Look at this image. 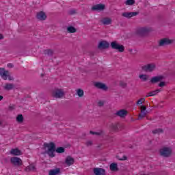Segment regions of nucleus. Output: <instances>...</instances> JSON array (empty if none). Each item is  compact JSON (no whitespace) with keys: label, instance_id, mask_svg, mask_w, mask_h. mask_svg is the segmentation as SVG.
<instances>
[{"label":"nucleus","instance_id":"1","mask_svg":"<svg viewBox=\"0 0 175 175\" xmlns=\"http://www.w3.org/2000/svg\"><path fill=\"white\" fill-rule=\"evenodd\" d=\"M44 147L48 148V151H46V153L48 154L49 157H51V158H54V157H55V154H54L55 151L58 154H62V152H65V148L62 147H59L55 150V144L54 142L44 144Z\"/></svg>","mask_w":175,"mask_h":175},{"label":"nucleus","instance_id":"2","mask_svg":"<svg viewBox=\"0 0 175 175\" xmlns=\"http://www.w3.org/2000/svg\"><path fill=\"white\" fill-rule=\"evenodd\" d=\"M159 154L161 157H163V158H169V157H172V154H173V149L170 147L164 146L159 150Z\"/></svg>","mask_w":175,"mask_h":175},{"label":"nucleus","instance_id":"3","mask_svg":"<svg viewBox=\"0 0 175 175\" xmlns=\"http://www.w3.org/2000/svg\"><path fill=\"white\" fill-rule=\"evenodd\" d=\"M0 76L3 80H14L13 77L10 76V72L8 70H6L4 68H0Z\"/></svg>","mask_w":175,"mask_h":175},{"label":"nucleus","instance_id":"4","mask_svg":"<svg viewBox=\"0 0 175 175\" xmlns=\"http://www.w3.org/2000/svg\"><path fill=\"white\" fill-rule=\"evenodd\" d=\"M152 29L151 27H140L137 30V34L141 36H144V35L151 32Z\"/></svg>","mask_w":175,"mask_h":175},{"label":"nucleus","instance_id":"5","mask_svg":"<svg viewBox=\"0 0 175 175\" xmlns=\"http://www.w3.org/2000/svg\"><path fill=\"white\" fill-rule=\"evenodd\" d=\"M52 95L54 98H64L65 92L62 89H56L53 92Z\"/></svg>","mask_w":175,"mask_h":175},{"label":"nucleus","instance_id":"6","mask_svg":"<svg viewBox=\"0 0 175 175\" xmlns=\"http://www.w3.org/2000/svg\"><path fill=\"white\" fill-rule=\"evenodd\" d=\"M142 70H144V72H154V70H155V64H150L142 66Z\"/></svg>","mask_w":175,"mask_h":175},{"label":"nucleus","instance_id":"7","mask_svg":"<svg viewBox=\"0 0 175 175\" xmlns=\"http://www.w3.org/2000/svg\"><path fill=\"white\" fill-rule=\"evenodd\" d=\"M174 43L175 39H170L169 38H164L159 42V44H174Z\"/></svg>","mask_w":175,"mask_h":175},{"label":"nucleus","instance_id":"8","mask_svg":"<svg viewBox=\"0 0 175 175\" xmlns=\"http://www.w3.org/2000/svg\"><path fill=\"white\" fill-rule=\"evenodd\" d=\"M36 18L37 20H39L40 21H44L46 18H47V15L46 13L43 11H40L37 13L36 14Z\"/></svg>","mask_w":175,"mask_h":175},{"label":"nucleus","instance_id":"9","mask_svg":"<svg viewBox=\"0 0 175 175\" xmlns=\"http://www.w3.org/2000/svg\"><path fill=\"white\" fill-rule=\"evenodd\" d=\"M111 49L117 50L119 53H124L125 51V46L121 44H111Z\"/></svg>","mask_w":175,"mask_h":175},{"label":"nucleus","instance_id":"10","mask_svg":"<svg viewBox=\"0 0 175 175\" xmlns=\"http://www.w3.org/2000/svg\"><path fill=\"white\" fill-rule=\"evenodd\" d=\"M94 87H96V88H98V90H103V91H107L108 88L106 84L101 82H95Z\"/></svg>","mask_w":175,"mask_h":175},{"label":"nucleus","instance_id":"11","mask_svg":"<svg viewBox=\"0 0 175 175\" xmlns=\"http://www.w3.org/2000/svg\"><path fill=\"white\" fill-rule=\"evenodd\" d=\"M11 163H13L14 166H21L23 161H21V159L18 157H12L10 159Z\"/></svg>","mask_w":175,"mask_h":175},{"label":"nucleus","instance_id":"12","mask_svg":"<svg viewBox=\"0 0 175 175\" xmlns=\"http://www.w3.org/2000/svg\"><path fill=\"white\" fill-rule=\"evenodd\" d=\"M93 172L95 175H106V170L103 168L95 167Z\"/></svg>","mask_w":175,"mask_h":175},{"label":"nucleus","instance_id":"13","mask_svg":"<svg viewBox=\"0 0 175 175\" xmlns=\"http://www.w3.org/2000/svg\"><path fill=\"white\" fill-rule=\"evenodd\" d=\"M105 8H106V5H105V4H97L92 7V10L102 12V10H105Z\"/></svg>","mask_w":175,"mask_h":175},{"label":"nucleus","instance_id":"14","mask_svg":"<svg viewBox=\"0 0 175 175\" xmlns=\"http://www.w3.org/2000/svg\"><path fill=\"white\" fill-rule=\"evenodd\" d=\"M137 14H139V12H123L122 16V17H126V18H131L132 17H135V16H137Z\"/></svg>","mask_w":175,"mask_h":175},{"label":"nucleus","instance_id":"15","mask_svg":"<svg viewBox=\"0 0 175 175\" xmlns=\"http://www.w3.org/2000/svg\"><path fill=\"white\" fill-rule=\"evenodd\" d=\"M128 114V111L125 109H120L116 113V116L118 117H120V118H124V117H126Z\"/></svg>","mask_w":175,"mask_h":175},{"label":"nucleus","instance_id":"16","mask_svg":"<svg viewBox=\"0 0 175 175\" xmlns=\"http://www.w3.org/2000/svg\"><path fill=\"white\" fill-rule=\"evenodd\" d=\"M162 80H163V76L162 75L156 76L151 78L150 83H152V84H154V83L162 81Z\"/></svg>","mask_w":175,"mask_h":175},{"label":"nucleus","instance_id":"17","mask_svg":"<svg viewBox=\"0 0 175 175\" xmlns=\"http://www.w3.org/2000/svg\"><path fill=\"white\" fill-rule=\"evenodd\" d=\"M65 163L67 166H72V165H73V163H75V159H73V157H72L70 156H68L66 158Z\"/></svg>","mask_w":175,"mask_h":175},{"label":"nucleus","instance_id":"18","mask_svg":"<svg viewBox=\"0 0 175 175\" xmlns=\"http://www.w3.org/2000/svg\"><path fill=\"white\" fill-rule=\"evenodd\" d=\"M101 23H103L104 25H110V24L113 23V21L111 20V18L106 17L101 20Z\"/></svg>","mask_w":175,"mask_h":175},{"label":"nucleus","instance_id":"19","mask_svg":"<svg viewBox=\"0 0 175 175\" xmlns=\"http://www.w3.org/2000/svg\"><path fill=\"white\" fill-rule=\"evenodd\" d=\"M161 91H162V90L161 89H157L156 90L152 91L149 93H147L146 94V98H148L150 96H155V95H157V94H159V92H161Z\"/></svg>","mask_w":175,"mask_h":175},{"label":"nucleus","instance_id":"20","mask_svg":"<svg viewBox=\"0 0 175 175\" xmlns=\"http://www.w3.org/2000/svg\"><path fill=\"white\" fill-rule=\"evenodd\" d=\"M35 165L34 164H30L27 167H25V171L26 172H35L36 170Z\"/></svg>","mask_w":175,"mask_h":175},{"label":"nucleus","instance_id":"21","mask_svg":"<svg viewBox=\"0 0 175 175\" xmlns=\"http://www.w3.org/2000/svg\"><path fill=\"white\" fill-rule=\"evenodd\" d=\"M4 90L7 91H10V90H13L14 88V84L13 83H5L3 87Z\"/></svg>","mask_w":175,"mask_h":175},{"label":"nucleus","instance_id":"22","mask_svg":"<svg viewBox=\"0 0 175 175\" xmlns=\"http://www.w3.org/2000/svg\"><path fill=\"white\" fill-rule=\"evenodd\" d=\"M67 31L68 33H76V32H77V29L73 26H68L67 27Z\"/></svg>","mask_w":175,"mask_h":175},{"label":"nucleus","instance_id":"23","mask_svg":"<svg viewBox=\"0 0 175 175\" xmlns=\"http://www.w3.org/2000/svg\"><path fill=\"white\" fill-rule=\"evenodd\" d=\"M139 79L142 80V81H147L150 79V76L146 74H142L139 75Z\"/></svg>","mask_w":175,"mask_h":175},{"label":"nucleus","instance_id":"24","mask_svg":"<svg viewBox=\"0 0 175 175\" xmlns=\"http://www.w3.org/2000/svg\"><path fill=\"white\" fill-rule=\"evenodd\" d=\"M10 154H12V155H16L18 156L21 154V150L15 148V149H12L10 151Z\"/></svg>","mask_w":175,"mask_h":175},{"label":"nucleus","instance_id":"25","mask_svg":"<svg viewBox=\"0 0 175 175\" xmlns=\"http://www.w3.org/2000/svg\"><path fill=\"white\" fill-rule=\"evenodd\" d=\"M61 170L59 168H57L55 170H52L49 171V175H57L59 174Z\"/></svg>","mask_w":175,"mask_h":175},{"label":"nucleus","instance_id":"26","mask_svg":"<svg viewBox=\"0 0 175 175\" xmlns=\"http://www.w3.org/2000/svg\"><path fill=\"white\" fill-rule=\"evenodd\" d=\"M44 54L51 57L53 56V54H54V51H53L52 49H45L44 50Z\"/></svg>","mask_w":175,"mask_h":175},{"label":"nucleus","instance_id":"27","mask_svg":"<svg viewBox=\"0 0 175 175\" xmlns=\"http://www.w3.org/2000/svg\"><path fill=\"white\" fill-rule=\"evenodd\" d=\"M109 44H98V50H101V51L106 50L109 49Z\"/></svg>","mask_w":175,"mask_h":175},{"label":"nucleus","instance_id":"28","mask_svg":"<svg viewBox=\"0 0 175 175\" xmlns=\"http://www.w3.org/2000/svg\"><path fill=\"white\" fill-rule=\"evenodd\" d=\"M109 169L110 170H111V172H116V170H118V167H117V164L112 163L110 166H109Z\"/></svg>","mask_w":175,"mask_h":175},{"label":"nucleus","instance_id":"29","mask_svg":"<svg viewBox=\"0 0 175 175\" xmlns=\"http://www.w3.org/2000/svg\"><path fill=\"white\" fill-rule=\"evenodd\" d=\"M77 95H78L79 98H83V96H84V90L81 89H77Z\"/></svg>","mask_w":175,"mask_h":175},{"label":"nucleus","instance_id":"30","mask_svg":"<svg viewBox=\"0 0 175 175\" xmlns=\"http://www.w3.org/2000/svg\"><path fill=\"white\" fill-rule=\"evenodd\" d=\"M135 0H126L124 3L126 6H132V5H135Z\"/></svg>","mask_w":175,"mask_h":175},{"label":"nucleus","instance_id":"31","mask_svg":"<svg viewBox=\"0 0 175 175\" xmlns=\"http://www.w3.org/2000/svg\"><path fill=\"white\" fill-rule=\"evenodd\" d=\"M147 116V111H142L141 113L139 115V118H144Z\"/></svg>","mask_w":175,"mask_h":175},{"label":"nucleus","instance_id":"32","mask_svg":"<svg viewBox=\"0 0 175 175\" xmlns=\"http://www.w3.org/2000/svg\"><path fill=\"white\" fill-rule=\"evenodd\" d=\"M111 129H113V131H118V124L117 123L112 124L111 125Z\"/></svg>","mask_w":175,"mask_h":175},{"label":"nucleus","instance_id":"33","mask_svg":"<svg viewBox=\"0 0 175 175\" xmlns=\"http://www.w3.org/2000/svg\"><path fill=\"white\" fill-rule=\"evenodd\" d=\"M91 135H96V136H102L103 135V131H99V132H94L90 131Z\"/></svg>","mask_w":175,"mask_h":175},{"label":"nucleus","instance_id":"34","mask_svg":"<svg viewBox=\"0 0 175 175\" xmlns=\"http://www.w3.org/2000/svg\"><path fill=\"white\" fill-rule=\"evenodd\" d=\"M24 120V117L23 116V115H18L16 117V121H18V122H23Z\"/></svg>","mask_w":175,"mask_h":175},{"label":"nucleus","instance_id":"35","mask_svg":"<svg viewBox=\"0 0 175 175\" xmlns=\"http://www.w3.org/2000/svg\"><path fill=\"white\" fill-rule=\"evenodd\" d=\"M152 132L154 135H157V133H162V132H163V130H162L161 129H157L155 130H153Z\"/></svg>","mask_w":175,"mask_h":175},{"label":"nucleus","instance_id":"36","mask_svg":"<svg viewBox=\"0 0 175 175\" xmlns=\"http://www.w3.org/2000/svg\"><path fill=\"white\" fill-rule=\"evenodd\" d=\"M145 100H146V98H142L137 101V105H142L143 102H144Z\"/></svg>","mask_w":175,"mask_h":175},{"label":"nucleus","instance_id":"37","mask_svg":"<svg viewBox=\"0 0 175 175\" xmlns=\"http://www.w3.org/2000/svg\"><path fill=\"white\" fill-rule=\"evenodd\" d=\"M98 44H109V42L106 40H101L99 42Z\"/></svg>","mask_w":175,"mask_h":175},{"label":"nucleus","instance_id":"38","mask_svg":"<svg viewBox=\"0 0 175 175\" xmlns=\"http://www.w3.org/2000/svg\"><path fill=\"white\" fill-rule=\"evenodd\" d=\"M86 146H87L88 147H90V146H92V141H88V142H86Z\"/></svg>","mask_w":175,"mask_h":175},{"label":"nucleus","instance_id":"39","mask_svg":"<svg viewBox=\"0 0 175 175\" xmlns=\"http://www.w3.org/2000/svg\"><path fill=\"white\" fill-rule=\"evenodd\" d=\"M128 158L126 156H123L122 158H118L119 161H126Z\"/></svg>","mask_w":175,"mask_h":175},{"label":"nucleus","instance_id":"40","mask_svg":"<svg viewBox=\"0 0 175 175\" xmlns=\"http://www.w3.org/2000/svg\"><path fill=\"white\" fill-rule=\"evenodd\" d=\"M141 111H147V107L146 106H142Z\"/></svg>","mask_w":175,"mask_h":175},{"label":"nucleus","instance_id":"41","mask_svg":"<svg viewBox=\"0 0 175 175\" xmlns=\"http://www.w3.org/2000/svg\"><path fill=\"white\" fill-rule=\"evenodd\" d=\"M121 87H123V88H125L126 87V83L125 82H120Z\"/></svg>","mask_w":175,"mask_h":175},{"label":"nucleus","instance_id":"42","mask_svg":"<svg viewBox=\"0 0 175 175\" xmlns=\"http://www.w3.org/2000/svg\"><path fill=\"white\" fill-rule=\"evenodd\" d=\"M165 82H161V83L159 84V86H160V87H165Z\"/></svg>","mask_w":175,"mask_h":175},{"label":"nucleus","instance_id":"43","mask_svg":"<svg viewBox=\"0 0 175 175\" xmlns=\"http://www.w3.org/2000/svg\"><path fill=\"white\" fill-rule=\"evenodd\" d=\"M105 105V103L103 101H99L98 102V106L102 107Z\"/></svg>","mask_w":175,"mask_h":175},{"label":"nucleus","instance_id":"44","mask_svg":"<svg viewBox=\"0 0 175 175\" xmlns=\"http://www.w3.org/2000/svg\"><path fill=\"white\" fill-rule=\"evenodd\" d=\"M7 66H8V68H13V64H8V65H7Z\"/></svg>","mask_w":175,"mask_h":175},{"label":"nucleus","instance_id":"45","mask_svg":"<svg viewBox=\"0 0 175 175\" xmlns=\"http://www.w3.org/2000/svg\"><path fill=\"white\" fill-rule=\"evenodd\" d=\"M111 44H118V42L117 41H113L111 42Z\"/></svg>","mask_w":175,"mask_h":175},{"label":"nucleus","instance_id":"46","mask_svg":"<svg viewBox=\"0 0 175 175\" xmlns=\"http://www.w3.org/2000/svg\"><path fill=\"white\" fill-rule=\"evenodd\" d=\"M3 99V96L0 95V101Z\"/></svg>","mask_w":175,"mask_h":175},{"label":"nucleus","instance_id":"47","mask_svg":"<svg viewBox=\"0 0 175 175\" xmlns=\"http://www.w3.org/2000/svg\"><path fill=\"white\" fill-rule=\"evenodd\" d=\"M0 39H3V36L2 34H0Z\"/></svg>","mask_w":175,"mask_h":175},{"label":"nucleus","instance_id":"48","mask_svg":"<svg viewBox=\"0 0 175 175\" xmlns=\"http://www.w3.org/2000/svg\"><path fill=\"white\" fill-rule=\"evenodd\" d=\"M129 53H132V51H133L132 49H129Z\"/></svg>","mask_w":175,"mask_h":175},{"label":"nucleus","instance_id":"49","mask_svg":"<svg viewBox=\"0 0 175 175\" xmlns=\"http://www.w3.org/2000/svg\"><path fill=\"white\" fill-rule=\"evenodd\" d=\"M0 125H2V122H1V120H0Z\"/></svg>","mask_w":175,"mask_h":175}]
</instances>
